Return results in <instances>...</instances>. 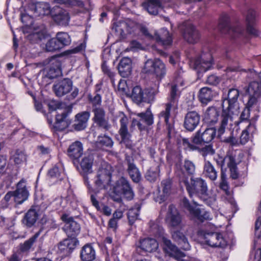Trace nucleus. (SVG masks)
Listing matches in <instances>:
<instances>
[{"instance_id":"nucleus-1","label":"nucleus","mask_w":261,"mask_h":261,"mask_svg":"<svg viewBox=\"0 0 261 261\" xmlns=\"http://www.w3.org/2000/svg\"><path fill=\"white\" fill-rule=\"evenodd\" d=\"M239 91L238 89H230L228 91L227 97L222 102V113L218 129L219 137L229 129V126L232 124L234 117L237 116L239 113Z\"/></svg>"},{"instance_id":"nucleus-2","label":"nucleus","mask_w":261,"mask_h":261,"mask_svg":"<svg viewBox=\"0 0 261 261\" xmlns=\"http://www.w3.org/2000/svg\"><path fill=\"white\" fill-rule=\"evenodd\" d=\"M256 13L252 9H248L246 15V33L243 28L239 25L230 28L229 22L226 19H223L220 22L219 28L223 33H228L233 38L243 37L247 38V33L253 36L258 35V31L255 28Z\"/></svg>"},{"instance_id":"nucleus-3","label":"nucleus","mask_w":261,"mask_h":261,"mask_svg":"<svg viewBox=\"0 0 261 261\" xmlns=\"http://www.w3.org/2000/svg\"><path fill=\"white\" fill-rule=\"evenodd\" d=\"M112 167L109 164L103 162L98 169L94 179L95 189L90 185L89 177L87 175L84 176L85 181L88 188L92 191H99L108 189L111 181Z\"/></svg>"},{"instance_id":"nucleus-4","label":"nucleus","mask_w":261,"mask_h":261,"mask_svg":"<svg viewBox=\"0 0 261 261\" xmlns=\"http://www.w3.org/2000/svg\"><path fill=\"white\" fill-rule=\"evenodd\" d=\"M79 50H68L63 54L54 56L49 59L47 66L43 69V75L49 79L57 78L62 74L61 65V60L59 59L63 55L69 54H75Z\"/></svg>"},{"instance_id":"nucleus-5","label":"nucleus","mask_w":261,"mask_h":261,"mask_svg":"<svg viewBox=\"0 0 261 261\" xmlns=\"http://www.w3.org/2000/svg\"><path fill=\"white\" fill-rule=\"evenodd\" d=\"M122 195L126 199L131 200L134 194L127 181L121 178L115 183L110 196L114 201L120 202Z\"/></svg>"},{"instance_id":"nucleus-6","label":"nucleus","mask_w":261,"mask_h":261,"mask_svg":"<svg viewBox=\"0 0 261 261\" xmlns=\"http://www.w3.org/2000/svg\"><path fill=\"white\" fill-rule=\"evenodd\" d=\"M177 87V84L172 86L169 101L165 105V110L162 111L159 115V119L161 120L163 119L168 127L170 125L169 118L171 113L174 112L177 109L178 94Z\"/></svg>"},{"instance_id":"nucleus-7","label":"nucleus","mask_w":261,"mask_h":261,"mask_svg":"<svg viewBox=\"0 0 261 261\" xmlns=\"http://www.w3.org/2000/svg\"><path fill=\"white\" fill-rule=\"evenodd\" d=\"M144 73L154 74L157 79L161 80L166 74V68L164 63L159 59H148L142 69Z\"/></svg>"},{"instance_id":"nucleus-8","label":"nucleus","mask_w":261,"mask_h":261,"mask_svg":"<svg viewBox=\"0 0 261 261\" xmlns=\"http://www.w3.org/2000/svg\"><path fill=\"white\" fill-rule=\"evenodd\" d=\"M116 118L119 122L118 134L121 139V143L125 144L127 147H130L132 135L128 129V118L122 112H118L116 115Z\"/></svg>"},{"instance_id":"nucleus-9","label":"nucleus","mask_w":261,"mask_h":261,"mask_svg":"<svg viewBox=\"0 0 261 261\" xmlns=\"http://www.w3.org/2000/svg\"><path fill=\"white\" fill-rule=\"evenodd\" d=\"M186 189L191 197L194 195L201 194L204 193L207 190V186L206 181L202 178H191L190 181L188 180L184 179L183 182Z\"/></svg>"},{"instance_id":"nucleus-10","label":"nucleus","mask_w":261,"mask_h":261,"mask_svg":"<svg viewBox=\"0 0 261 261\" xmlns=\"http://www.w3.org/2000/svg\"><path fill=\"white\" fill-rule=\"evenodd\" d=\"M182 206L188 211L190 216L194 219H196L201 221L210 220L212 219L210 214L203 208H200L196 206L192 205L186 198H184L182 200Z\"/></svg>"},{"instance_id":"nucleus-11","label":"nucleus","mask_w":261,"mask_h":261,"mask_svg":"<svg viewBox=\"0 0 261 261\" xmlns=\"http://www.w3.org/2000/svg\"><path fill=\"white\" fill-rule=\"evenodd\" d=\"M195 167L193 162L189 160H185L183 163L176 165V173L179 177L180 182H184V179L187 180V177L195 172Z\"/></svg>"},{"instance_id":"nucleus-12","label":"nucleus","mask_w":261,"mask_h":261,"mask_svg":"<svg viewBox=\"0 0 261 261\" xmlns=\"http://www.w3.org/2000/svg\"><path fill=\"white\" fill-rule=\"evenodd\" d=\"M202 242L211 247L223 248L227 245V241L222 234L218 232L205 233Z\"/></svg>"},{"instance_id":"nucleus-13","label":"nucleus","mask_w":261,"mask_h":261,"mask_svg":"<svg viewBox=\"0 0 261 261\" xmlns=\"http://www.w3.org/2000/svg\"><path fill=\"white\" fill-rule=\"evenodd\" d=\"M71 43L70 37L65 32H58L56 38H52L46 44L47 48L60 49L69 45Z\"/></svg>"},{"instance_id":"nucleus-14","label":"nucleus","mask_w":261,"mask_h":261,"mask_svg":"<svg viewBox=\"0 0 261 261\" xmlns=\"http://www.w3.org/2000/svg\"><path fill=\"white\" fill-rule=\"evenodd\" d=\"M215 136L216 129L214 128H208L204 130L200 129L193 138L192 142L194 144L208 143L214 139Z\"/></svg>"},{"instance_id":"nucleus-15","label":"nucleus","mask_w":261,"mask_h":261,"mask_svg":"<svg viewBox=\"0 0 261 261\" xmlns=\"http://www.w3.org/2000/svg\"><path fill=\"white\" fill-rule=\"evenodd\" d=\"M94 117L93 120L99 127L108 130L111 128V125L109 122V119L106 117V112L100 107H95L93 109Z\"/></svg>"},{"instance_id":"nucleus-16","label":"nucleus","mask_w":261,"mask_h":261,"mask_svg":"<svg viewBox=\"0 0 261 261\" xmlns=\"http://www.w3.org/2000/svg\"><path fill=\"white\" fill-rule=\"evenodd\" d=\"M182 36L184 39L190 44H195L200 38L199 31L191 23H187L182 29Z\"/></svg>"},{"instance_id":"nucleus-17","label":"nucleus","mask_w":261,"mask_h":261,"mask_svg":"<svg viewBox=\"0 0 261 261\" xmlns=\"http://www.w3.org/2000/svg\"><path fill=\"white\" fill-rule=\"evenodd\" d=\"M170 29L162 28L154 33L153 39L158 43L164 46H170L172 43V31L171 24Z\"/></svg>"},{"instance_id":"nucleus-18","label":"nucleus","mask_w":261,"mask_h":261,"mask_svg":"<svg viewBox=\"0 0 261 261\" xmlns=\"http://www.w3.org/2000/svg\"><path fill=\"white\" fill-rule=\"evenodd\" d=\"M213 64V59L210 52L201 55L195 61V68L198 72H205L210 69Z\"/></svg>"},{"instance_id":"nucleus-19","label":"nucleus","mask_w":261,"mask_h":261,"mask_svg":"<svg viewBox=\"0 0 261 261\" xmlns=\"http://www.w3.org/2000/svg\"><path fill=\"white\" fill-rule=\"evenodd\" d=\"M166 221L167 224L172 228L180 226L181 217L176 208L173 205H170L168 207Z\"/></svg>"},{"instance_id":"nucleus-20","label":"nucleus","mask_w":261,"mask_h":261,"mask_svg":"<svg viewBox=\"0 0 261 261\" xmlns=\"http://www.w3.org/2000/svg\"><path fill=\"white\" fill-rule=\"evenodd\" d=\"M61 218L62 220L65 222L63 229L68 237H74L79 233L80 225L71 217H69L67 215H63Z\"/></svg>"},{"instance_id":"nucleus-21","label":"nucleus","mask_w":261,"mask_h":261,"mask_svg":"<svg viewBox=\"0 0 261 261\" xmlns=\"http://www.w3.org/2000/svg\"><path fill=\"white\" fill-rule=\"evenodd\" d=\"M13 192V200L17 204H21L26 200L29 196V192L26 189L24 180H21L17 184V189Z\"/></svg>"},{"instance_id":"nucleus-22","label":"nucleus","mask_w":261,"mask_h":261,"mask_svg":"<svg viewBox=\"0 0 261 261\" xmlns=\"http://www.w3.org/2000/svg\"><path fill=\"white\" fill-rule=\"evenodd\" d=\"M53 89L57 96H63L72 89V82L69 79H64L55 84L54 85Z\"/></svg>"},{"instance_id":"nucleus-23","label":"nucleus","mask_w":261,"mask_h":261,"mask_svg":"<svg viewBox=\"0 0 261 261\" xmlns=\"http://www.w3.org/2000/svg\"><path fill=\"white\" fill-rule=\"evenodd\" d=\"M249 95L248 106L251 107L261 95V86L258 82H251L247 90Z\"/></svg>"},{"instance_id":"nucleus-24","label":"nucleus","mask_w":261,"mask_h":261,"mask_svg":"<svg viewBox=\"0 0 261 261\" xmlns=\"http://www.w3.org/2000/svg\"><path fill=\"white\" fill-rule=\"evenodd\" d=\"M135 24L133 22H126L125 21H119L115 23L113 27L116 33V35L120 38H123L125 36V32L131 33L134 30L133 28Z\"/></svg>"},{"instance_id":"nucleus-25","label":"nucleus","mask_w":261,"mask_h":261,"mask_svg":"<svg viewBox=\"0 0 261 261\" xmlns=\"http://www.w3.org/2000/svg\"><path fill=\"white\" fill-rule=\"evenodd\" d=\"M200 119V116L197 112H188L185 117V127L189 131H193L199 124Z\"/></svg>"},{"instance_id":"nucleus-26","label":"nucleus","mask_w":261,"mask_h":261,"mask_svg":"<svg viewBox=\"0 0 261 261\" xmlns=\"http://www.w3.org/2000/svg\"><path fill=\"white\" fill-rule=\"evenodd\" d=\"M47 33L46 28L44 24L37 25L33 28V30L27 36L28 40L32 43H37L44 38Z\"/></svg>"},{"instance_id":"nucleus-27","label":"nucleus","mask_w":261,"mask_h":261,"mask_svg":"<svg viewBox=\"0 0 261 261\" xmlns=\"http://www.w3.org/2000/svg\"><path fill=\"white\" fill-rule=\"evenodd\" d=\"M56 12L53 15V19L58 24L62 26H66L68 24L70 17L68 13L65 10L57 7Z\"/></svg>"},{"instance_id":"nucleus-28","label":"nucleus","mask_w":261,"mask_h":261,"mask_svg":"<svg viewBox=\"0 0 261 261\" xmlns=\"http://www.w3.org/2000/svg\"><path fill=\"white\" fill-rule=\"evenodd\" d=\"M90 117L88 112H83L79 113L75 116V120L73 127L76 130H81L85 129L87 125V122Z\"/></svg>"},{"instance_id":"nucleus-29","label":"nucleus","mask_w":261,"mask_h":261,"mask_svg":"<svg viewBox=\"0 0 261 261\" xmlns=\"http://www.w3.org/2000/svg\"><path fill=\"white\" fill-rule=\"evenodd\" d=\"M173 240L176 242L178 246L183 250H189L190 249V245L187 237L179 230L174 231L172 234Z\"/></svg>"},{"instance_id":"nucleus-30","label":"nucleus","mask_w":261,"mask_h":261,"mask_svg":"<svg viewBox=\"0 0 261 261\" xmlns=\"http://www.w3.org/2000/svg\"><path fill=\"white\" fill-rule=\"evenodd\" d=\"M118 69L120 75L123 77L128 76L132 72V61L128 58H123L120 61Z\"/></svg>"},{"instance_id":"nucleus-31","label":"nucleus","mask_w":261,"mask_h":261,"mask_svg":"<svg viewBox=\"0 0 261 261\" xmlns=\"http://www.w3.org/2000/svg\"><path fill=\"white\" fill-rule=\"evenodd\" d=\"M78 244V240L73 236L60 243L59 248L61 252L67 254L73 250Z\"/></svg>"},{"instance_id":"nucleus-32","label":"nucleus","mask_w":261,"mask_h":261,"mask_svg":"<svg viewBox=\"0 0 261 261\" xmlns=\"http://www.w3.org/2000/svg\"><path fill=\"white\" fill-rule=\"evenodd\" d=\"M80 256L82 261H92L95 258V251L90 244L84 246L81 250Z\"/></svg>"},{"instance_id":"nucleus-33","label":"nucleus","mask_w":261,"mask_h":261,"mask_svg":"<svg viewBox=\"0 0 261 261\" xmlns=\"http://www.w3.org/2000/svg\"><path fill=\"white\" fill-rule=\"evenodd\" d=\"M139 247L145 251L151 252L157 249L158 244L154 239L146 238L140 241Z\"/></svg>"},{"instance_id":"nucleus-34","label":"nucleus","mask_w":261,"mask_h":261,"mask_svg":"<svg viewBox=\"0 0 261 261\" xmlns=\"http://www.w3.org/2000/svg\"><path fill=\"white\" fill-rule=\"evenodd\" d=\"M203 173L205 177L211 180H216L218 176V172L214 166L208 161H204Z\"/></svg>"},{"instance_id":"nucleus-35","label":"nucleus","mask_w":261,"mask_h":261,"mask_svg":"<svg viewBox=\"0 0 261 261\" xmlns=\"http://www.w3.org/2000/svg\"><path fill=\"white\" fill-rule=\"evenodd\" d=\"M215 95V92L208 87H203L200 90L199 99L203 104L206 105Z\"/></svg>"},{"instance_id":"nucleus-36","label":"nucleus","mask_w":261,"mask_h":261,"mask_svg":"<svg viewBox=\"0 0 261 261\" xmlns=\"http://www.w3.org/2000/svg\"><path fill=\"white\" fill-rule=\"evenodd\" d=\"M67 115V113L66 111L58 114L56 117V122L54 124V127L58 130H62L66 128L69 123L66 120V118Z\"/></svg>"},{"instance_id":"nucleus-37","label":"nucleus","mask_w":261,"mask_h":261,"mask_svg":"<svg viewBox=\"0 0 261 261\" xmlns=\"http://www.w3.org/2000/svg\"><path fill=\"white\" fill-rule=\"evenodd\" d=\"M69 156L77 159L83 154V145L79 141H76L72 143L68 149Z\"/></svg>"},{"instance_id":"nucleus-38","label":"nucleus","mask_w":261,"mask_h":261,"mask_svg":"<svg viewBox=\"0 0 261 261\" xmlns=\"http://www.w3.org/2000/svg\"><path fill=\"white\" fill-rule=\"evenodd\" d=\"M218 112L215 108H208L204 113L203 120L206 123L212 124L218 120Z\"/></svg>"},{"instance_id":"nucleus-39","label":"nucleus","mask_w":261,"mask_h":261,"mask_svg":"<svg viewBox=\"0 0 261 261\" xmlns=\"http://www.w3.org/2000/svg\"><path fill=\"white\" fill-rule=\"evenodd\" d=\"M94 158L92 155H85L80 162V166L84 172L91 173L92 167L93 164Z\"/></svg>"},{"instance_id":"nucleus-40","label":"nucleus","mask_w":261,"mask_h":261,"mask_svg":"<svg viewBox=\"0 0 261 261\" xmlns=\"http://www.w3.org/2000/svg\"><path fill=\"white\" fill-rule=\"evenodd\" d=\"M48 176L52 178H63V169L61 164H58L51 168L48 171Z\"/></svg>"},{"instance_id":"nucleus-41","label":"nucleus","mask_w":261,"mask_h":261,"mask_svg":"<svg viewBox=\"0 0 261 261\" xmlns=\"http://www.w3.org/2000/svg\"><path fill=\"white\" fill-rule=\"evenodd\" d=\"M127 170L130 177L134 182H138L140 180L141 177V174L135 165L129 162Z\"/></svg>"},{"instance_id":"nucleus-42","label":"nucleus","mask_w":261,"mask_h":261,"mask_svg":"<svg viewBox=\"0 0 261 261\" xmlns=\"http://www.w3.org/2000/svg\"><path fill=\"white\" fill-rule=\"evenodd\" d=\"M144 90H142L140 86L135 87L131 95L132 100L137 103L144 101Z\"/></svg>"},{"instance_id":"nucleus-43","label":"nucleus","mask_w":261,"mask_h":261,"mask_svg":"<svg viewBox=\"0 0 261 261\" xmlns=\"http://www.w3.org/2000/svg\"><path fill=\"white\" fill-rule=\"evenodd\" d=\"M216 193L212 190L210 191H206L204 193L201 194V198L207 205L211 206L216 201Z\"/></svg>"},{"instance_id":"nucleus-44","label":"nucleus","mask_w":261,"mask_h":261,"mask_svg":"<svg viewBox=\"0 0 261 261\" xmlns=\"http://www.w3.org/2000/svg\"><path fill=\"white\" fill-rule=\"evenodd\" d=\"M35 11L38 16L46 15L50 13V7L47 3H38L35 8Z\"/></svg>"},{"instance_id":"nucleus-45","label":"nucleus","mask_w":261,"mask_h":261,"mask_svg":"<svg viewBox=\"0 0 261 261\" xmlns=\"http://www.w3.org/2000/svg\"><path fill=\"white\" fill-rule=\"evenodd\" d=\"M38 218V214L36 210L34 208H31L25 214V220L28 226L31 227L36 221Z\"/></svg>"},{"instance_id":"nucleus-46","label":"nucleus","mask_w":261,"mask_h":261,"mask_svg":"<svg viewBox=\"0 0 261 261\" xmlns=\"http://www.w3.org/2000/svg\"><path fill=\"white\" fill-rule=\"evenodd\" d=\"M171 184L170 180H165L162 182V192L164 195L162 194L160 195L161 201H164L165 197L168 196L170 194L171 188Z\"/></svg>"},{"instance_id":"nucleus-47","label":"nucleus","mask_w":261,"mask_h":261,"mask_svg":"<svg viewBox=\"0 0 261 261\" xmlns=\"http://www.w3.org/2000/svg\"><path fill=\"white\" fill-rule=\"evenodd\" d=\"M159 167L158 166L150 168L146 173L145 178L147 180L154 181L159 176Z\"/></svg>"},{"instance_id":"nucleus-48","label":"nucleus","mask_w":261,"mask_h":261,"mask_svg":"<svg viewBox=\"0 0 261 261\" xmlns=\"http://www.w3.org/2000/svg\"><path fill=\"white\" fill-rule=\"evenodd\" d=\"M234 156L232 154H227L225 158L219 156L216 160L217 164L221 167V172L223 171V168L225 166H228L232 162Z\"/></svg>"},{"instance_id":"nucleus-49","label":"nucleus","mask_w":261,"mask_h":261,"mask_svg":"<svg viewBox=\"0 0 261 261\" xmlns=\"http://www.w3.org/2000/svg\"><path fill=\"white\" fill-rule=\"evenodd\" d=\"M219 187L225 193L226 195L231 196L228 184L226 180V175L224 171H222L221 173V181L219 182Z\"/></svg>"},{"instance_id":"nucleus-50","label":"nucleus","mask_w":261,"mask_h":261,"mask_svg":"<svg viewBox=\"0 0 261 261\" xmlns=\"http://www.w3.org/2000/svg\"><path fill=\"white\" fill-rule=\"evenodd\" d=\"M137 115L148 125H151L153 123V115L149 109H147L145 113H138Z\"/></svg>"},{"instance_id":"nucleus-51","label":"nucleus","mask_w":261,"mask_h":261,"mask_svg":"<svg viewBox=\"0 0 261 261\" xmlns=\"http://www.w3.org/2000/svg\"><path fill=\"white\" fill-rule=\"evenodd\" d=\"M140 208V207L137 205L129 210L127 213V217L129 222L131 225L138 219Z\"/></svg>"},{"instance_id":"nucleus-52","label":"nucleus","mask_w":261,"mask_h":261,"mask_svg":"<svg viewBox=\"0 0 261 261\" xmlns=\"http://www.w3.org/2000/svg\"><path fill=\"white\" fill-rule=\"evenodd\" d=\"M144 101L150 102L154 100L155 95L158 93L156 90L147 89L144 90Z\"/></svg>"},{"instance_id":"nucleus-53","label":"nucleus","mask_w":261,"mask_h":261,"mask_svg":"<svg viewBox=\"0 0 261 261\" xmlns=\"http://www.w3.org/2000/svg\"><path fill=\"white\" fill-rule=\"evenodd\" d=\"M97 143L102 146L108 147H111L113 145V142L112 139L107 136L98 137Z\"/></svg>"},{"instance_id":"nucleus-54","label":"nucleus","mask_w":261,"mask_h":261,"mask_svg":"<svg viewBox=\"0 0 261 261\" xmlns=\"http://www.w3.org/2000/svg\"><path fill=\"white\" fill-rule=\"evenodd\" d=\"M12 159L16 164H19L25 161L26 156L23 151L17 150L13 155Z\"/></svg>"},{"instance_id":"nucleus-55","label":"nucleus","mask_w":261,"mask_h":261,"mask_svg":"<svg viewBox=\"0 0 261 261\" xmlns=\"http://www.w3.org/2000/svg\"><path fill=\"white\" fill-rule=\"evenodd\" d=\"M227 167L230 170V177L233 179H237L238 177V172L237 170V163L234 158L233 159L232 162H231Z\"/></svg>"},{"instance_id":"nucleus-56","label":"nucleus","mask_w":261,"mask_h":261,"mask_svg":"<svg viewBox=\"0 0 261 261\" xmlns=\"http://www.w3.org/2000/svg\"><path fill=\"white\" fill-rule=\"evenodd\" d=\"M56 2L57 3L64 4L68 6H83V2L79 0H56Z\"/></svg>"},{"instance_id":"nucleus-57","label":"nucleus","mask_w":261,"mask_h":261,"mask_svg":"<svg viewBox=\"0 0 261 261\" xmlns=\"http://www.w3.org/2000/svg\"><path fill=\"white\" fill-rule=\"evenodd\" d=\"M142 6L144 9H145L147 12L152 15H157L158 13V9L161 8V7H156V6L149 4L146 3H144L142 4Z\"/></svg>"},{"instance_id":"nucleus-58","label":"nucleus","mask_w":261,"mask_h":261,"mask_svg":"<svg viewBox=\"0 0 261 261\" xmlns=\"http://www.w3.org/2000/svg\"><path fill=\"white\" fill-rule=\"evenodd\" d=\"M40 231H38V232L35 233L34 236L31 238L29 240L24 242L21 248L23 251L27 250L31 248L32 244L35 241L36 239L39 237L40 234Z\"/></svg>"},{"instance_id":"nucleus-59","label":"nucleus","mask_w":261,"mask_h":261,"mask_svg":"<svg viewBox=\"0 0 261 261\" xmlns=\"http://www.w3.org/2000/svg\"><path fill=\"white\" fill-rule=\"evenodd\" d=\"M201 153L204 156L213 155L215 153V150L211 145H206L201 149Z\"/></svg>"},{"instance_id":"nucleus-60","label":"nucleus","mask_w":261,"mask_h":261,"mask_svg":"<svg viewBox=\"0 0 261 261\" xmlns=\"http://www.w3.org/2000/svg\"><path fill=\"white\" fill-rule=\"evenodd\" d=\"M89 99L93 107H95V108L97 107V106L100 105L101 102V96L98 94H95L94 96L90 95Z\"/></svg>"},{"instance_id":"nucleus-61","label":"nucleus","mask_w":261,"mask_h":261,"mask_svg":"<svg viewBox=\"0 0 261 261\" xmlns=\"http://www.w3.org/2000/svg\"><path fill=\"white\" fill-rule=\"evenodd\" d=\"M181 143L185 149L194 150L197 149V147L195 145L191 144L187 139L183 138L181 140Z\"/></svg>"},{"instance_id":"nucleus-62","label":"nucleus","mask_w":261,"mask_h":261,"mask_svg":"<svg viewBox=\"0 0 261 261\" xmlns=\"http://www.w3.org/2000/svg\"><path fill=\"white\" fill-rule=\"evenodd\" d=\"M247 122L249 123V124L246 127V129L244 130L247 132V133L251 136L253 134L255 133L256 127L254 124L253 123L252 120H249Z\"/></svg>"},{"instance_id":"nucleus-63","label":"nucleus","mask_w":261,"mask_h":261,"mask_svg":"<svg viewBox=\"0 0 261 261\" xmlns=\"http://www.w3.org/2000/svg\"><path fill=\"white\" fill-rule=\"evenodd\" d=\"M118 89L119 91L125 94H127L128 87L125 80H122L119 81L118 85Z\"/></svg>"},{"instance_id":"nucleus-64","label":"nucleus","mask_w":261,"mask_h":261,"mask_svg":"<svg viewBox=\"0 0 261 261\" xmlns=\"http://www.w3.org/2000/svg\"><path fill=\"white\" fill-rule=\"evenodd\" d=\"M255 235L257 238L261 237V217L256 220L255 226Z\"/></svg>"}]
</instances>
